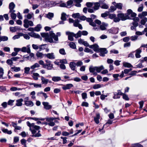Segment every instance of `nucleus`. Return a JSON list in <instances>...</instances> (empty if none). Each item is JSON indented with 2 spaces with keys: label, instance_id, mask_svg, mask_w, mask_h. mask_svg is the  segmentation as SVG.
I'll return each mask as SVG.
<instances>
[{
  "label": "nucleus",
  "instance_id": "nucleus-1",
  "mask_svg": "<svg viewBox=\"0 0 147 147\" xmlns=\"http://www.w3.org/2000/svg\"><path fill=\"white\" fill-rule=\"evenodd\" d=\"M42 36L45 38V40L50 43L56 42H54L53 38L54 40L57 41L58 40V36L55 35L52 32H50L49 33H41Z\"/></svg>",
  "mask_w": 147,
  "mask_h": 147
},
{
  "label": "nucleus",
  "instance_id": "nucleus-2",
  "mask_svg": "<svg viewBox=\"0 0 147 147\" xmlns=\"http://www.w3.org/2000/svg\"><path fill=\"white\" fill-rule=\"evenodd\" d=\"M80 34L79 32H77L76 34H74L73 32L69 31H67L66 32V34L68 36V39L69 40L72 41L74 40L73 37H75L76 38H77L80 36Z\"/></svg>",
  "mask_w": 147,
  "mask_h": 147
},
{
  "label": "nucleus",
  "instance_id": "nucleus-3",
  "mask_svg": "<svg viewBox=\"0 0 147 147\" xmlns=\"http://www.w3.org/2000/svg\"><path fill=\"white\" fill-rule=\"evenodd\" d=\"M104 68L103 65H101L99 67L91 66L89 68V70L90 72H93L96 71L97 72L99 73Z\"/></svg>",
  "mask_w": 147,
  "mask_h": 147
},
{
  "label": "nucleus",
  "instance_id": "nucleus-4",
  "mask_svg": "<svg viewBox=\"0 0 147 147\" xmlns=\"http://www.w3.org/2000/svg\"><path fill=\"white\" fill-rule=\"evenodd\" d=\"M24 26L26 28H28L29 26H34L33 23L32 21L26 19L24 20Z\"/></svg>",
  "mask_w": 147,
  "mask_h": 147
},
{
  "label": "nucleus",
  "instance_id": "nucleus-5",
  "mask_svg": "<svg viewBox=\"0 0 147 147\" xmlns=\"http://www.w3.org/2000/svg\"><path fill=\"white\" fill-rule=\"evenodd\" d=\"M119 29L118 28L112 27L108 30L109 33L112 34H116L118 33Z\"/></svg>",
  "mask_w": 147,
  "mask_h": 147
},
{
  "label": "nucleus",
  "instance_id": "nucleus-6",
  "mask_svg": "<svg viewBox=\"0 0 147 147\" xmlns=\"http://www.w3.org/2000/svg\"><path fill=\"white\" fill-rule=\"evenodd\" d=\"M117 17L122 20H125L127 19H129V18L126 14L123 13H119L117 15Z\"/></svg>",
  "mask_w": 147,
  "mask_h": 147
},
{
  "label": "nucleus",
  "instance_id": "nucleus-7",
  "mask_svg": "<svg viewBox=\"0 0 147 147\" xmlns=\"http://www.w3.org/2000/svg\"><path fill=\"white\" fill-rule=\"evenodd\" d=\"M89 47L91 49H93V50L95 52H99L100 51V49L99 46L96 44L93 45H90Z\"/></svg>",
  "mask_w": 147,
  "mask_h": 147
},
{
  "label": "nucleus",
  "instance_id": "nucleus-8",
  "mask_svg": "<svg viewBox=\"0 0 147 147\" xmlns=\"http://www.w3.org/2000/svg\"><path fill=\"white\" fill-rule=\"evenodd\" d=\"M100 55L102 57H104L105 55L107 53V51L105 48H100Z\"/></svg>",
  "mask_w": 147,
  "mask_h": 147
},
{
  "label": "nucleus",
  "instance_id": "nucleus-9",
  "mask_svg": "<svg viewBox=\"0 0 147 147\" xmlns=\"http://www.w3.org/2000/svg\"><path fill=\"white\" fill-rule=\"evenodd\" d=\"M45 57H47L48 58L50 59H53L55 58L54 54L53 53L45 54Z\"/></svg>",
  "mask_w": 147,
  "mask_h": 147
},
{
  "label": "nucleus",
  "instance_id": "nucleus-10",
  "mask_svg": "<svg viewBox=\"0 0 147 147\" xmlns=\"http://www.w3.org/2000/svg\"><path fill=\"white\" fill-rule=\"evenodd\" d=\"M108 26V24L104 22H102L99 26L100 29L102 30H106V27Z\"/></svg>",
  "mask_w": 147,
  "mask_h": 147
},
{
  "label": "nucleus",
  "instance_id": "nucleus-11",
  "mask_svg": "<svg viewBox=\"0 0 147 147\" xmlns=\"http://www.w3.org/2000/svg\"><path fill=\"white\" fill-rule=\"evenodd\" d=\"M100 115L99 113H97L96 114L95 117H94V121L96 124L99 123L100 122L99 119H100Z\"/></svg>",
  "mask_w": 147,
  "mask_h": 147
},
{
  "label": "nucleus",
  "instance_id": "nucleus-12",
  "mask_svg": "<svg viewBox=\"0 0 147 147\" xmlns=\"http://www.w3.org/2000/svg\"><path fill=\"white\" fill-rule=\"evenodd\" d=\"M15 6V5L13 2H11L9 4V12H15V10H14Z\"/></svg>",
  "mask_w": 147,
  "mask_h": 147
},
{
  "label": "nucleus",
  "instance_id": "nucleus-13",
  "mask_svg": "<svg viewBox=\"0 0 147 147\" xmlns=\"http://www.w3.org/2000/svg\"><path fill=\"white\" fill-rule=\"evenodd\" d=\"M112 4L117 8L120 9H121L122 8L123 5L121 3H117L115 2H113Z\"/></svg>",
  "mask_w": 147,
  "mask_h": 147
},
{
  "label": "nucleus",
  "instance_id": "nucleus-14",
  "mask_svg": "<svg viewBox=\"0 0 147 147\" xmlns=\"http://www.w3.org/2000/svg\"><path fill=\"white\" fill-rule=\"evenodd\" d=\"M74 86L73 85L71 84H67L63 85L62 87V88L64 90H66L70 89Z\"/></svg>",
  "mask_w": 147,
  "mask_h": 147
},
{
  "label": "nucleus",
  "instance_id": "nucleus-15",
  "mask_svg": "<svg viewBox=\"0 0 147 147\" xmlns=\"http://www.w3.org/2000/svg\"><path fill=\"white\" fill-rule=\"evenodd\" d=\"M136 52L135 56L136 58H139L141 57L140 53L142 52V49L140 48H139L136 49L135 51Z\"/></svg>",
  "mask_w": 147,
  "mask_h": 147
},
{
  "label": "nucleus",
  "instance_id": "nucleus-16",
  "mask_svg": "<svg viewBox=\"0 0 147 147\" xmlns=\"http://www.w3.org/2000/svg\"><path fill=\"white\" fill-rule=\"evenodd\" d=\"M28 34L32 37L35 38H39L40 37V35L36 34L33 32H32L28 33Z\"/></svg>",
  "mask_w": 147,
  "mask_h": 147
},
{
  "label": "nucleus",
  "instance_id": "nucleus-17",
  "mask_svg": "<svg viewBox=\"0 0 147 147\" xmlns=\"http://www.w3.org/2000/svg\"><path fill=\"white\" fill-rule=\"evenodd\" d=\"M42 104L44 105V108L46 109L49 110L51 108V106L49 105V103L48 102H43Z\"/></svg>",
  "mask_w": 147,
  "mask_h": 147
},
{
  "label": "nucleus",
  "instance_id": "nucleus-18",
  "mask_svg": "<svg viewBox=\"0 0 147 147\" xmlns=\"http://www.w3.org/2000/svg\"><path fill=\"white\" fill-rule=\"evenodd\" d=\"M76 63L74 61L71 62L69 64V66L71 69L73 70H75L76 68Z\"/></svg>",
  "mask_w": 147,
  "mask_h": 147
},
{
  "label": "nucleus",
  "instance_id": "nucleus-19",
  "mask_svg": "<svg viewBox=\"0 0 147 147\" xmlns=\"http://www.w3.org/2000/svg\"><path fill=\"white\" fill-rule=\"evenodd\" d=\"M44 68H46L48 70H51L53 68V65L51 63L45 64L44 66Z\"/></svg>",
  "mask_w": 147,
  "mask_h": 147
},
{
  "label": "nucleus",
  "instance_id": "nucleus-20",
  "mask_svg": "<svg viewBox=\"0 0 147 147\" xmlns=\"http://www.w3.org/2000/svg\"><path fill=\"white\" fill-rule=\"evenodd\" d=\"M41 80L42 81L41 83L42 84H47L49 82V80L48 79L45 78L43 76H41Z\"/></svg>",
  "mask_w": 147,
  "mask_h": 147
},
{
  "label": "nucleus",
  "instance_id": "nucleus-21",
  "mask_svg": "<svg viewBox=\"0 0 147 147\" xmlns=\"http://www.w3.org/2000/svg\"><path fill=\"white\" fill-rule=\"evenodd\" d=\"M21 51L23 52H27L28 53L30 52V49L29 47L27 48L26 47H24L21 49Z\"/></svg>",
  "mask_w": 147,
  "mask_h": 147
},
{
  "label": "nucleus",
  "instance_id": "nucleus-22",
  "mask_svg": "<svg viewBox=\"0 0 147 147\" xmlns=\"http://www.w3.org/2000/svg\"><path fill=\"white\" fill-rule=\"evenodd\" d=\"M93 5L94 6L93 8L94 9V10L95 11L98 10L99 9V7L100 6V3H94Z\"/></svg>",
  "mask_w": 147,
  "mask_h": 147
},
{
  "label": "nucleus",
  "instance_id": "nucleus-23",
  "mask_svg": "<svg viewBox=\"0 0 147 147\" xmlns=\"http://www.w3.org/2000/svg\"><path fill=\"white\" fill-rule=\"evenodd\" d=\"M23 101V99L20 98L19 99L17 100H16V105L18 106H21L22 105V102Z\"/></svg>",
  "mask_w": 147,
  "mask_h": 147
},
{
  "label": "nucleus",
  "instance_id": "nucleus-24",
  "mask_svg": "<svg viewBox=\"0 0 147 147\" xmlns=\"http://www.w3.org/2000/svg\"><path fill=\"white\" fill-rule=\"evenodd\" d=\"M25 104L26 106L29 107H32L34 105L32 101L29 100L25 101Z\"/></svg>",
  "mask_w": 147,
  "mask_h": 147
},
{
  "label": "nucleus",
  "instance_id": "nucleus-25",
  "mask_svg": "<svg viewBox=\"0 0 147 147\" xmlns=\"http://www.w3.org/2000/svg\"><path fill=\"white\" fill-rule=\"evenodd\" d=\"M52 80L55 82H57L61 80V78L60 77L53 76L52 78Z\"/></svg>",
  "mask_w": 147,
  "mask_h": 147
},
{
  "label": "nucleus",
  "instance_id": "nucleus-26",
  "mask_svg": "<svg viewBox=\"0 0 147 147\" xmlns=\"http://www.w3.org/2000/svg\"><path fill=\"white\" fill-rule=\"evenodd\" d=\"M36 55L38 57L42 58L44 57H45V54H43L42 53L38 52L36 54Z\"/></svg>",
  "mask_w": 147,
  "mask_h": 147
},
{
  "label": "nucleus",
  "instance_id": "nucleus-27",
  "mask_svg": "<svg viewBox=\"0 0 147 147\" xmlns=\"http://www.w3.org/2000/svg\"><path fill=\"white\" fill-rule=\"evenodd\" d=\"M11 70L13 71L18 72L20 70V67H13L11 68Z\"/></svg>",
  "mask_w": 147,
  "mask_h": 147
},
{
  "label": "nucleus",
  "instance_id": "nucleus-28",
  "mask_svg": "<svg viewBox=\"0 0 147 147\" xmlns=\"http://www.w3.org/2000/svg\"><path fill=\"white\" fill-rule=\"evenodd\" d=\"M147 16V11H143L141 13L138 15V16L140 18H142L143 17Z\"/></svg>",
  "mask_w": 147,
  "mask_h": 147
},
{
  "label": "nucleus",
  "instance_id": "nucleus-29",
  "mask_svg": "<svg viewBox=\"0 0 147 147\" xmlns=\"http://www.w3.org/2000/svg\"><path fill=\"white\" fill-rule=\"evenodd\" d=\"M46 17L49 19H52L54 16V14L52 13L49 12L46 14Z\"/></svg>",
  "mask_w": 147,
  "mask_h": 147
},
{
  "label": "nucleus",
  "instance_id": "nucleus-30",
  "mask_svg": "<svg viewBox=\"0 0 147 147\" xmlns=\"http://www.w3.org/2000/svg\"><path fill=\"white\" fill-rule=\"evenodd\" d=\"M38 77H40V76L38 73H35L33 74L32 77L35 80H38Z\"/></svg>",
  "mask_w": 147,
  "mask_h": 147
},
{
  "label": "nucleus",
  "instance_id": "nucleus-31",
  "mask_svg": "<svg viewBox=\"0 0 147 147\" xmlns=\"http://www.w3.org/2000/svg\"><path fill=\"white\" fill-rule=\"evenodd\" d=\"M79 32V33L80 34V36L79 37L81 36L82 34L84 36H86L88 35V32L84 30L82 31H81L80 30L78 32Z\"/></svg>",
  "mask_w": 147,
  "mask_h": 147
},
{
  "label": "nucleus",
  "instance_id": "nucleus-32",
  "mask_svg": "<svg viewBox=\"0 0 147 147\" xmlns=\"http://www.w3.org/2000/svg\"><path fill=\"white\" fill-rule=\"evenodd\" d=\"M40 67V65L39 64L37 63H36L33 65H32L30 67V68L33 69L36 68H38Z\"/></svg>",
  "mask_w": 147,
  "mask_h": 147
},
{
  "label": "nucleus",
  "instance_id": "nucleus-33",
  "mask_svg": "<svg viewBox=\"0 0 147 147\" xmlns=\"http://www.w3.org/2000/svg\"><path fill=\"white\" fill-rule=\"evenodd\" d=\"M123 66L125 67L128 68L133 67V66L130 63L126 62H124L123 63Z\"/></svg>",
  "mask_w": 147,
  "mask_h": 147
},
{
  "label": "nucleus",
  "instance_id": "nucleus-34",
  "mask_svg": "<svg viewBox=\"0 0 147 147\" xmlns=\"http://www.w3.org/2000/svg\"><path fill=\"white\" fill-rule=\"evenodd\" d=\"M55 119H59V117H50L46 118V121H53Z\"/></svg>",
  "mask_w": 147,
  "mask_h": 147
},
{
  "label": "nucleus",
  "instance_id": "nucleus-35",
  "mask_svg": "<svg viewBox=\"0 0 147 147\" xmlns=\"http://www.w3.org/2000/svg\"><path fill=\"white\" fill-rule=\"evenodd\" d=\"M41 28V25L40 24H38L34 28V30L37 32H38L40 30V29Z\"/></svg>",
  "mask_w": 147,
  "mask_h": 147
},
{
  "label": "nucleus",
  "instance_id": "nucleus-36",
  "mask_svg": "<svg viewBox=\"0 0 147 147\" xmlns=\"http://www.w3.org/2000/svg\"><path fill=\"white\" fill-rule=\"evenodd\" d=\"M20 34H21L20 36H23L24 38L26 39H29L30 38V36L27 34H24L22 33H20Z\"/></svg>",
  "mask_w": 147,
  "mask_h": 147
},
{
  "label": "nucleus",
  "instance_id": "nucleus-37",
  "mask_svg": "<svg viewBox=\"0 0 147 147\" xmlns=\"http://www.w3.org/2000/svg\"><path fill=\"white\" fill-rule=\"evenodd\" d=\"M69 47L72 49H76V46L75 43L73 42H70L69 44Z\"/></svg>",
  "mask_w": 147,
  "mask_h": 147
},
{
  "label": "nucleus",
  "instance_id": "nucleus-38",
  "mask_svg": "<svg viewBox=\"0 0 147 147\" xmlns=\"http://www.w3.org/2000/svg\"><path fill=\"white\" fill-rule=\"evenodd\" d=\"M66 14L64 13H63L61 14V19L63 21L66 20Z\"/></svg>",
  "mask_w": 147,
  "mask_h": 147
},
{
  "label": "nucleus",
  "instance_id": "nucleus-39",
  "mask_svg": "<svg viewBox=\"0 0 147 147\" xmlns=\"http://www.w3.org/2000/svg\"><path fill=\"white\" fill-rule=\"evenodd\" d=\"M2 131L4 133H7L8 134H12V132L11 130L9 131L7 129H3Z\"/></svg>",
  "mask_w": 147,
  "mask_h": 147
},
{
  "label": "nucleus",
  "instance_id": "nucleus-40",
  "mask_svg": "<svg viewBox=\"0 0 147 147\" xmlns=\"http://www.w3.org/2000/svg\"><path fill=\"white\" fill-rule=\"evenodd\" d=\"M15 12H9L11 13V17L12 19L15 20L16 17V14L14 13Z\"/></svg>",
  "mask_w": 147,
  "mask_h": 147
},
{
  "label": "nucleus",
  "instance_id": "nucleus-41",
  "mask_svg": "<svg viewBox=\"0 0 147 147\" xmlns=\"http://www.w3.org/2000/svg\"><path fill=\"white\" fill-rule=\"evenodd\" d=\"M147 21V18L146 17L144 18L140 22L141 24L143 25L145 24V23Z\"/></svg>",
  "mask_w": 147,
  "mask_h": 147
},
{
  "label": "nucleus",
  "instance_id": "nucleus-42",
  "mask_svg": "<svg viewBox=\"0 0 147 147\" xmlns=\"http://www.w3.org/2000/svg\"><path fill=\"white\" fill-rule=\"evenodd\" d=\"M34 15V14L33 13H28L27 15H25V17H26L28 19H30Z\"/></svg>",
  "mask_w": 147,
  "mask_h": 147
},
{
  "label": "nucleus",
  "instance_id": "nucleus-43",
  "mask_svg": "<svg viewBox=\"0 0 147 147\" xmlns=\"http://www.w3.org/2000/svg\"><path fill=\"white\" fill-rule=\"evenodd\" d=\"M31 85H33L34 87L37 88H41L42 86L41 84H38L36 83H32L30 84Z\"/></svg>",
  "mask_w": 147,
  "mask_h": 147
},
{
  "label": "nucleus",
  "instance_id": "nucleus-44",
  "mask_svg": "<svg viewBox=\"0 0 147 147\" xmlns=\"http://www.w3.org/2000/svg\"><path fill=\"white\" fill-rule=\"evenodd\" d=\"M8 38L6 36H2L1 37L0 36V42L1 41H5L7 40Z\"/></svg>",
  "mask_w": 147,
  "mask_h": 147
},
{
  "label": "nucleus",
  "instance_id": "nucleus-45",
  "mask_svg": "<svg viewBox=\"0 0 147 147\" xmlns=\"http://www.w3.org/2000/svg\"><path fill=\"white\" fill-rule=\"evenodd\" d=\"M116 9V7L112 6L110 7V9H109V12H113V11L115 10Z\"/></svg>",
  "mask_w": 147,
  "mask_h": 147
},
{
  "label": "nucleus",
  "instance_id": "nucleus-46",
  "mask_svg": "<svg viewBox=\"0 0 147 147\" xmlns=\"http://www.w3.org/2000/svg\"><path fill=\"white\" fill-rule=\"evenodd\" d=\"M123 93H122L120 90H118L117 92H115L114 93V95H122Z\"/></svg>",
  "mask_w": 147,
  "mask_h": 147
},
{
  "label": "nucleus",
  "instance_id": "nucleus-47",
  "mask_svg": "<svg viewBox=\"0 0 147 147\" xmlns=\"http://www.w3.org/2000/svg\"><path fill=\"white\" fill-rule=\"evenodd\" d=\"M103 86L102 85H100V84H96L94 85L93 87V88L94 89H96L99 88L101 87V86Z\"/></svg>",
  "mask_w": 147,
  "mask_h": 147
},
{
  "label": "nucleus",
  "instance_id": "nucleus-48",
  "mask_svg": "<svg viewBox=\"0 0 147 147\" xmlns=\"http://www.w3.org/2000/svg\"><path fill=\"white\" fill-rule=\"evenodd\" d=\"M46 44L42 45L39 46V49L40 51H41L42 50H44L45 48V46Z\"/></svg>",
  "mask_w": 147,
  "mask_h": 147
},
{
  "label": "nucleus",
  "instance_id": "nucleus-49",
  "mask_svg": "<svg viewBox=\"0 0 147 147\" xmlns=\"http://www.w3.org/2000/svg\"><path fill=\"white\" fill-rule=\"evenodd\" d=\"M127 13L126 14L127 16H128L129 17V19H131V18L130 17V15L131 13L133 12L132 10L131 9H129L127 11Z\"/></svg>",
  "mask_w": 147,
  "mask_h": 147
},
{
  "label": "nucleus",
  "instance_id": "nucleus-50",
  "mask_svg": "<svg viewBox=\"0 0 147 147\" xmlns=\"http://www.w3.org/2000/svg\"><path fill=\"white\" fill-rule=\"evenodd\" d=\"M59 52L61 55H65L66 54L65 50L63 48L60 49L59 50Z\"/></svg>",
  "mask_w": 147,
  "mask_h": 147
},
{
  "label": "nucleus",
  "instance_id": "nucleus-51",
  "mask_svg": "<svg viewBox=\"0 0 147 147\" xmlns=\"http://www.w3.org/2000/svg\"><path fill=\"white\" fill-rule=\"evenodd\" d=\"M116 16V15L114 13L110 14L109 16V18L111 19H114V18Z\"/></svg>",
  "mask_w": 147,
  "mask_h": 147
},
{
  "label": "nucleus",
  "instance_id": "nucleus-52",
  "mask_svg": "<svg viewBox=\"0 0 147 147\" xmlns=\"http://www.w3.org/2000/svg\"><path fill=\"white\" fill-rule=\"evenodd\" d=\"M7 63L9 65H11L13 64V61L11 59H11H8L7 60Z\"/></svg>",
  "mask_w": 147,
  "mask_h": 147
},
{
  "label": "nucleus",
  "instance_id": "nucleus-53",
  "mask_svg": "<svg viewBox=\"0 0 147 147\" xmlns=\"http://www.w3.org/2000/svg\"><path fill=\"white\" fill-rule=\"evenodd\" d=\"M4 74V70L1 67H0V77L2 78L3 77Z\"/></svg>",
  "mask_w": 147,
  "mask_h": 147
},
{
  "label": "nucleus",
  "instance_id": "nucleus-54",
  "mask_svg": "<svg viewBox=\"0 0 147 147\" xmlns=\"http://www.w3.org/2000/svg\"><path fill=\"white\" fill-rule=\"evenodd\" d=\"M79 21L78 20H76L74 23V25L75 27H77L80 24H79Z\"/></svg>",
  "mask_w": 147,
  "mask_h": 147
},
{
  "label": "nucleus",
  "instance_id": "nucleus-55",
  "mask_svg": "<svg viewBox=\"0 0 147 147\" xmlns=\"http://www.w3.org/2000/svg\"><path fill=\"white\" fill-rule=\"evenodd\" d=\"M80 16V14L79 13H77L74 14L72 15V17L74 18H78Z\"/></svg>",
  "mask_w": 147,
  "mask_h": 147
},
{
  "label": "nucleus",
  "instance_id": "nucleus-56",
  "mask_svg": "<svg viewBox=\"0 0 147 147\" xmlns=\"http://www.w3.org/2000/svg\"><path fill=\"white\" fill-rule=\"evenodd\" d=\"M119 53V51L118 50H116L114 49L110 51V53H113L115 54H118Z\"/></svg>",
  "mask_w": 147,
  "mask_h": 147
},
{
  "label": "nucleus",
  "instance_id": "nucleus-57",
  "mask_svg": "<svg viewBox=\"0 0 147 147\" xmlns=\"http://www.w3.org/2000/svg\"><path fill=\"white\" fill-rule=\"evenodd\" d=\"M138 36H134L130 37V39L132 41H135L137 39Z\"/></svg>",
  "mask_w": 147,
  "mask_h": 147
},
{
  "label": "nucleus",
  "instance_id": "nucleus-58",
  "mask_svg": "<svg viewBox=\"0 0 147 147\" xmlns=\"http://www.w3.org/2000/svg\"><path fill=\"white\" fill-rule=\"evenodd\" d=\"M24 73L26 74H28L30 70V68L29 67H25L24 68Z\"/></svg>",
  "mask_w": 147,
  "mask_h": 147
},
{
  "label": "nucleus",
  "instance_id": "nucleus-59",
  "mask_svg": "<svg viewBox=\"0 0 147 147\" xmlns=\"http://www.w3.org/2000/svg\"><path fill=\"white\" fill-rule=\"evenodd\" d=\"M83 62L81 61H78L76 63V65L77 66H80L83 65Z\"/></svg>",
  "mask_w": 147,
  "mask_h": 147
},
{
  "label": "nucleus",
  "instance_id": "nucleus-60",
  "mask_svg": "<svg viewBox=\"0 0 147 147\" xmlns=\"http://www.w3.org/2000/svg\"><path fill=\"white\" fill-rule=\"evenodd\" d=\"M122 96L123 98L124 99H125L127 100H129V98H128V96L126 94L123 93V94L122 95Z\"/></svg>",
  "mask_w": 147,
  "mask_h": 147
},
{
  "label": "nucleus",
  "instance_id": "nucleus-61",
  "mask_svg": "<svg viewBox=\"0 0 147 147\" xmlns=\"http://www.w3.org/2000/svg\"><path fill=\"white\" fill-rule=\"evenodd\" d=\"M94 3L87 2L86 4L87 6L89 7H91L93 5Z\"/></svg>",
  "mask_w": 147,
  "mask_h": 147
},
{
  "label": "nucleus",
  "instance_id": "nucleus-62",
  "mask_svg": "<svg viewBox=\"0 0 147 147\" xmlns=\"http://www.w3.org/2000/svg\"><path fill=\"white\" fill-rule=\"evenodd\" d=\"M32 47L33 49L35 50H37L39 49V46H38L37 45L32 44Z\"/></svg>",
  "mask_w": 147,
  "mask_h": 147
},
{
  "label": "nucleus",
  "instance_id": "nucleus-63",
  "mask_svg": "<svg viewBox=\"0 0 147 147\" xmlns=\"http://www.w3.org/2000/svg\"><path fill=\"white\" fill-rule=\"evenodd\" d=\"M101 7L102 9H107L109 7V6L107 5L104 3L101 6Z\"/></svg>",
  "mask_w": 147,
  "mask_h": 147
},
{
  "label": "nucleus",
  "instance_id": "nucleus-64",
  "mask_svg": "<svg viewBox=\"0 0 147 147\" xmlns=\"http://www.w3.org/2000/svg\"><path fill=\"white\" fill-rule=\"evenodd\" d=\"M82 97L83 99L87 98V94L86 93L84 92L82 94Z\"/></svg>",
  "mask_w": 147,
  "mask_h": 147
}]
</instances>
